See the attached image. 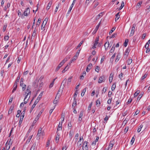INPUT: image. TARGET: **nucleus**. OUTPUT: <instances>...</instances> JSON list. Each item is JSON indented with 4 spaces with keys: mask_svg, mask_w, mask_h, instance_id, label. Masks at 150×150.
I'll list each match as a JSON object with an SVG mask.
<instances>
[{
    "mask_svg": "<svg viewBox=\"0 0 150 150\" xmlns=\"http://www.w3.org/2000/svg\"><path fill=\"white\" fill-rule=\"evenodd\" d=\"M30 9L29 8H26L22 15L21 18H24V16H27L30 14Z\"/></svg>",
    "mask_w": 150,
    "mask_h": 150,
    "instance_id": "f257e3e1",
    "label": "nucleus"
},
{
    "mask_svg": "<svg viewBox=\"0 0 150 150\" xmlns=\"http://www.w3.org/2000/svg\"><path fill=\"white\" fill-rule=\"evenodd\" d=\"M136 25L135 24H133L132 28L131 30L129 35L130 36H132L134 34L135 31L134 29Z\"/></svg>",
    "mask_w": 150,
    "mask_h": 150,
    "instance_id": "f03ea898",
    "label": "nucleus"
},
{
    "mask_svg": "<svg viewBox=\"0 0 150 150\" xmlns=\"http://www.w3.org/2000/svg\"><path fill=\"white\" fill-rule=\"evenodd\" d=\"M105 76L104 75H103L99 77L98 82L99 83H101L102 82H105Z\"/></svg>",
    "mask_w": 150,
    "mask_h": 150,
    "instance_id": "7ed1b4c3",
    "label": "nucleus"
},
{
    "mask_svg": "<svg viewBox=\"0 0 150 150\" xmlns=\"http://www.w3.org/2000/svg\"><path fill=\"white\" fill-rule=\"evenodd\" d=\"M64 120V117H63V120H62L61 124H60V122H59V123L58 125V127L57 129V132L58 131L61 130L62 129V123L63 122Z\"/></svg>",
    "mask_w": 150,
    "mask_h": 150,
    "instance_id": "20e7f679",
    "label": "nucleus"
},
{
    "mask_svg": "<svg viewBox=\"0 0 150 150\" xmlns=\"http://www.w3.org/2000/svg\"><path fill=\"white\" fill-rule=\"evenodd\" d=\"M44 78V76H41V77H40L39 80L38 79V78H36V80H35V84L37 86H38V82H39V80H40V81H41Z\"/></svg>",
    "mask_w": 150,
    "mask_h": 150,
    "instance_id": "39448f33",
    "label": "nucleus"
},
{
    "mask_svg": "<svg viewBox=\"0 0 150 150\" xmlns=\"http://www.w3.org/2000/svg\"><path fill=\"white\" fill-rule=\"evenodd\" d=\"M20 78V75H18V76L17 78V79L16 80L15 82L14 83V85L13 86L14 87L15 86H17V84L19 82V81Z\"/></svg>",
    "mask_w": 150,
    "mask_h": 150,
    "instance_id": "423d86ee",
    "label": "nucleus"
},
{
    "mask_svg": "<svg viewBox=\"0 0 150 150\" xmlns=\"http://www.w3.org/2000/svg\"><path fill=\"white\" fill-rule=\"evenodd\" d=\"M130 50L129 48H127L124 54V57H125L127 58L128 55L129 53L130 52Z\"/></svg>",
    "mask_w": 150,
    "mask_h": 150,
    "instance_id": "0eeeda50",
    "label": "nucleus"
},
{
    "mask_svg": "<svg viewBox=\"0 0 150 150\" xmlns=\"http://www.w3.org/2000/svg\"><path fill=\"white\" fill-rule=\"evenodd\" d=\"M92 67V64L90 63L87 66L86 69V71L87 72H88L91 69Z\"/></svg>",
    "mask_w": 150,
    "mask_h": 150,
    "instance_id": "6e6552de",
    "label": "nucleus"
},
{
    "mask_svg": "<svg viewBox=\"0 0 150 150\" xmlns=\"http://www.w3.org/2000/svg\"><path fill=\"white\" fill-rule=\"evenodd\" d=\"M114 144V140H113L112 141H111L110 142V144L108 146V149H109L110 148H112L113 147Z\"/></svg>",
    "mask_w": 150,
    "mask_h": 150,
    "instance_id": "1a4fd4ad",
    "label": "nucleus"
},
{
    "mask_svg": "<svg viewBox=\"0 0 150 150\" xmlns=\"http://www.w3.org/2000/svg\"><path fill=\"white\" fill-rule=\"evenodd\" d=\"M30 88L29 89H27L26 90L27 92L25 93H27V94L26 95V96H28V95H29L28 97V98H30V96L31 94V91H30Z\"/></svg>",
    "mask_w": 150,
    "mask_h": 150,
    "instance_id": "9d476101",
    "label": "nucleus"
},
{
    "mask_svg": "<svg viewBox=\"0 0 150 150\" xmlns=\"http://www.w3.org/2000/svg\"><path fill=\"white\" fill-rule=\"evenodd\" d=\"M45 135V132H42V133H40V134H38L37 135V139L38 138V139H39L41 137H42L43 136H44Z\"/></svg>",
    "mask_w": 150,
    "mask_h": 150,
    "instance_id": "9b49d317",
    "label": "nucleus"
},
{
    "mask_svg": "<svg viewBox=\"0 0 150 150\" xmlns=\"http://www.w3.org/2000/svg\"><path fill=\"white\" fill-rule=\"evenodd\" d=\"M20 86L22 87V90L23 91H24L25 89L26 86L23 82L20 83Z\"/></svg>",
    "mask_w": 150,
    "mask_h": 150,
    "instance_id": "f8f14e48",
    "label": "nucleus"
},
{
    "mask_svg": "<svg viewBox=\"0 0 150 150\" xmlns=\"http://www.w3.org/2000/svg\"><path fill=\"white\" fill-rule=\"evenodd\" d=\"M142 3V1H139L138 2L137 5L136 6V10H137L138 9H139L141 7V5Z\"/></svg>",
    "mask_w": 150,
    "mask_h": 150,
    "instance_id": "ddd939ff",
    "label": "nucleus"
},
{
    "mask_svg": "<svg viewBox=\"0 0 150 150\" xmlns=\"http://www.w3.org/2000/svg\"><path fill=\"white\" fill-rule=\"evenodd\" d=\"M100 22H100L98 24V25H97V26L96 27L95 30H94L93 31V33L94 34L95 33L97 32V31L98 30V29L99 28V26H100Z\"/></svg>",
    "mask_w": 150,
    "mask_h": 150,
    "instance_id": "4468645a",
    "label": "nucleus"
},
{
    "mask_svg": "<svg viewBox=\"0 0 150 150\" xmlns=\"http://www.w3.org/2000/svg\"><path fill=\"white\" fill-rule=\"evenodd\" d=\"M60 134L57 132V135L55 138V141L56 143H58L59 138Z\"/></svg>",
    "mask_w": 150,
    "mask_h": 150,
    "instance_id": "2eb2a0df",
    "label": "nucleus"
},
{
    "mask_svg": "<svg viewBox=\"0 0 150 150\" xmlns=\"http://www.w3.org/2000/svg\"><path fill=\"white\" fill-rule=\"evenodd\" d=\"M99 36H98L96 37V39L95 40V42L93 44L95 45H97L98 44V41H99Z\"/></svg>",
    "mask_w": 150,
    "mask_h": 150,
    "instance_id": "dca6fc26",
    "label": "nucleus"
},
{
    "mask_svg": "<svg viewBox=\"0 0 150 150\" xmlns=\"http://www.w3.org/2000/svg\"><path fill=\"white\" fill-rule=\"evenodd\" d=\"M52 1H49V3L48 4V5L46 8V9L47 10H48L50 9V7L51 6L52 4Z\"/></svg>",
    "mask_w": 150,
    "mask_h": 150,
    "instance_id": "f3484780",
    "label": "nucleus"
},
{
    "mask_svg": "<svg viewBox=\"0 0 150 150\" xmlns=\"http://www.w3.org/2000/svg\"><path fill=\"white\" fill-rule=\"evenodd\" d=\"M44 110V109L42 108L41 110L40 111V112L39 113L38 115L37 116V118H36L35 119H38V117L41 115V114L43 112Z\"/></svg>",
    "mask_w": 150,
    "mask_h": 150,
    "instance_id": "a211bd4d",
    "label": "nucleus"
},
{
    "mask_svg": "<svg viewBox=\"0 0 150 150\" xmlns=\"http://www.w3.org/2000/svg\"><path fill=\"white\" fill-rule=\"evenodd\" d=\"M121 57L120 55V53L118 54L116 56V58L115 59V62H117L120 59Z\"/></svg>",
    "mask_w": 150,
    "mask_h": 150,
    "instance_id": "6ab92c4d",
    "label": "nucleus"
},
{
    "mask_svg": "<svg viewBox=\"0 0 150 150\" xmlns=\"http://www.w3.org/2000/svg\"><path fill=\"white\" fill-rule=\"evenodd\" d=\"M77 58V57H76V56H74L73 58L70 61V62L69 63V65H70V64L73 62H74L76 59Z\"/></svg>",
    "mask_w": 150,
    "mask_h": 150,
    "instance_id": "aec40b11",
    "label": "nucleus"
},
{
    "mask_svg": "<svg viewBox=\"0 0 150 150\" xmlns=\"http://www.w3.org/2000/svg\"><path fill=\"white\" fill-rule=\"evenodd\" d=\"M60 91H62V90H60V88L58 90V92L57 93V94H56V96L55 99H56L57 97L58 99V98H59V97H60V94H59V92Z\"/></svg>",
    "mask_w": 150,
    "mask_h": 150,
    "instance_id": "412c9836",
    "label": "nucleus"
},
{
    "mask_svg": "<svg viewBox=\"0 0 150 150\" xmlns=\"http://www.w3.org/2000/svg\"><path fill=\"white\" fill-rule=\"evenodd\" d=\"M36 143H34L31 147L30 150H35V147H36Z\"/></svg>",
    "mask_w": 150,
    "mask_h": 150,
    "instance_id": "4be33fe9",
    "label": "nucleus"
},
{
    "mask_svg": "<svg viewBox=\"0 0 150 150\" xmlns=\"http://www.w3.org/2000/svg\"><path fill=\"white\" fill-rule=\"evenodd\" d=\"M6 146V150H8L10 147V145L9 144H8L7 142L5 144Z\"/></svg>",
    "mask_w": 150,
    "mask_h": 150,
    "instance_id": "5701e85b",
    "label": "nucleus"
},
{
    "mask_svg": "<svg viewBox=\"0 0 150 150\" xmlns=\"http://www.w3.org/2000/svg\"><path fill=\"white\" fill-rule=\"evenodd\" d=\"M100 104V98H98L96 101V105L97 106H99Z\"/></svg>",
    "mask_w": 150,
    "mask_h": 150,
    "instance_id": "b1692460",
    "label": "nucleus"
},
{
    "mask_svg": "<svg viewBox=\"0 0 150 150\" xmlns=\"http://www.w3.org/2000/svg\"><path fill=\"white\" fill-rule=\"evenodd\" d=\"M37 30L36 28V27H35L34 28L33 33L32 34V37H34L36 35V32L37 31Z\"/></svg>",
    "mask_w": 150,
    "mask_h": 150,
    "instance_id": "393cba45",
    "label": "nucleus"
},
{
    "mask_svg": "<svg viewBox=\"0 0 150 150\" xmlns=\"http://www.w3.org/2000/svg\"><path fill=\"white\" fill-rule=\"evenodd\" d=\"M67 79L66 78L64 79L63 80V81L61 85L60 88H61V86H62V84H63V86H64V85L67 82Z\"/></svg>",
    "mask_w": 150,
    "mask_h": 150,
    "instance_id": "a878e982",
    "label": "nucleus"
},
{
    "mask_svg": "<svg viewBox=\"0 0 150 150\" xmlns=\"http://www.w3.org/2000/svg\"><path fill=\"white\" fill-rule=\"evenodd\" d=\"M76 100L74 99V102L73 103L72 108H73L74 107L75 108V106H76Z\"/></svg>",
    "mask_w": 150,
    "mask_h": 150,
    "instance_id": "bb28decb",
    "label": "nucleus"
},
{
    "mask_svg": "<svg viewBox=\"0 0 150 150\" xmlns=\"http://www.w3.org/2000/svg\"><path fill=\"white\" fill-rule=\"evenodd\" d=\"M41 21V19L40 18H39L38 19V21L37 22V24H36V28L37 27H38L39 26V25Z\"/></svg>",
    "mask_w": 150,
    "mask_h": 150,
    "instance_id": "cd10ccee",
    "label": "nucleus"
},
{
    "mask_svg": "<svg viewBox=\"0 0 150 150\" xmlns=\"http://www.w3.org/2000/svg\"><path fill=\"white\" fill-rule=\"evenodd\" d=\"M113 79V74L112 75V74H110V76L109 77V82L110 83H111Z\"/></svg>",
    "mask_w": 150,
    "mask_h": 150,
    "instance_id": "c85d7f7f",
    "label": "nucleus"
},
{
    "mask_svg": "<svg viewBox=\"0 0 150 150\" xmlns=\"http://www.w3.org/2000/svg\"><path fill=\"white\" fill-rule=\"evenodd\" d=\"M114 44L112 46L111 49V50L110 51V53H113L114 52V51L115 50V47L114 46Z\"/></svg>",
    "mask_w": 150,
    "mask_h": 150,
    "instance_id": "c756f323",
    "label": "nucleus"
},
{
    "mask_svg": "<svg viewBox=\"0 0 150 150\" xmlns=\"http://www.w3.org/2000/svg\"><path fill=\"white\" fill-rule=\"evenodd\" d=\"M33 136V135H32L29 137L27 139L26 142V143H29L30 142L32 139Z\"/></svg>",
    "mask_w": 150,
    "mask_h": 150,
    "instance_id": "7c9ffc66",
    "label": "nucleus"
},
{
    "mask_svg": "<svg viewBox=\"0 0 150 150\" xmlns=\"http://www.w3.org/2000/svg\"><path fill=\"white\" fill-rule=\"evenodd\" d=\"M119 12L116 15V18L115 19V21H117L120 18V15H119Z\"/></svg>",
    "mask_w": 150,
    "mask_h": 150,
    "instance_id": "2f4dec72",
    "label": "nucleus"
},
{
    "mask_svg": "<svg viewBox=\"0 0 150 150\" xmlns=\"http://www.w3.org/2000/svg\"><path fill=\"white\" fill-rule=\"evenodd\" d=\"M143 125L142 124H141L139 127L138 129L137 130V132H140L141 130V129L143 127Z\"/></svg>",
    "mask_w": 150,
    "mask_h": 150,
    "instance_id": "473e14b6",
    "label": "nucleus"
},
{
    "mask_svg": "<svg viewBox=\"0 0 150 150\" xmlns=\"http://www.w3.org/2000/svg\"><path fill=\"white\" fill-rule=\"evenodd\" d=\"M124 6V3L123 1H122L121 6L118 8V10H121Z\"/></svg>",
    "mask_w": 150,
    "mask_h": 150,
    "instance_id": "72a5a7b5",
    "label": "nucleus"
},
{
    "mask_svg": "<svg viewBox=\"0 0 150 150\" xmlns=\"http://www.w3.org/2000/svg\"><path fill=\"white\" fill-rule=\"evenodd\" d=\"M43 93V91L41 92L40 93V94L39 95V96H38L37 97V99H39V100H40L42 98V95Z\"/></svg>",
    "mask_w": 150,
    "mask_h": 150,
    "instance_id": "f704fd0d",
    "label": "nucleus"
},
{
    "mask_svg": "<svg viewBox=\"0 0 150 150\" xmlns=\"http://www.w3.org/2000/svg\"><path fill=\"white\" fill-rule=\"evenodd\" d=\"M68 66V64L67 66L62 71V72L63 73H64L66 71L67 69L69 68L68 67H67Z\"/></svg>",
    "mask_w": 150,
    "mask_h": 150,
    "instance_id": "c9c22d12",
    "label": "nucleus"
},
{
    "mask_svg": "<svg viewBox=\"0 0 150 150\" xmlns=\"http://www.w3.org/2000/svg\"><path fill=\"white\" fill-rule=\"evenodd\" d=\"M132 62V59H129L127 61V64L129 65Z\"/></svg>",
    "mask_w": 150,
    "mask_h": 150,
    "instance_id": "e433bc0d",
    "label": "nucleus"
},
{
    "mask_svg": "<svg viewBox=\"0 0 150 150\" xmlns=\"http://www.w3.org/2000/svg\"><path fill=\"white\" fill-rule=\"evenodd\" d=\"M86 88H84V89H83V90L82 91V93H81V96L82 97H83V96H84V95L85 92L86 91Z\"/></svg>",
    "mask_w": 150,
    "mask_h": 150,
    "instance_id": "4c0bfd02",
    "label": "nucleus"
},
{
    "mask_svg": "<svg viewBox=\"0 0 150 150\" xmlns=\"http://www.w3.org/2000/svg\"><path fill=\"white\" fill-rule=\"evenodd\" d=\"M128 42V39L125 40L124 43V46L125 47H126L127 45Z\"/></svg>",
    "mask_w": 150,
    "mask_h": 150,
    "instance_id": "58836bf2",
    "label": "nucleus"
},
{
    "mask_svg": "<svg viewBox=\"0 0 150 150\" xmlns=\"http://www.w3.org/2000/svg\"><path fill=\"white\" fill-rule=\"evenodd\" d=\"M116 88V83H114L112 86V90L113 91Z\"/></svg>",
    "mask_w": 150,
    "mask_h": 150,
    "instance_id": "ea45409f",
    "label": "nucleus"
},
{
    "mask_svg": "<svg viewBox=\"0 0 150 150\" xmlns=\"http://www.w3.org/2000/svg\"><path fill=\"white\" fill-rule=\"evenodd\" d=\"M135 136H134L132 138L131 140V141L130 142V143H131V144L132 145L134 142V141L135 140V138L134 137Z\"/></svg>",
    "mask_w": 150,
    "mask_h": 150,
    "instance_id": "a19ab883",
    "label": "nucleus"
},
{
    "mask_svg": "<svg viewBox=\"0 0 150 150\" xmlns=\"http://www.w3.org/2000/svg\"><path fill=\"white\" fill-rule=\"evenodd\" d=\"M27 98H28V97L27 96H25V98H24V103L25 104H26L27 103L29 99V98H28L27 99V101H26V100L27 99Z\"/></svg>",
    "mask_w": 150,
    "mask_h": 150,
    "instance_id": "79ce46f5",
    "label": "nucleus"
},
{
    "mask_svg": "<svg viewBox=\"0 0 150 150\" xmlns=\"http://www.w3.org/2000/svg\"><path fill=\"white\" fill-rule=\"evenodd\" d=\"M43 132H44L43 130H42V128L40 127L38 131V134H40V133Z\"/></svg>",
    "mask_w": 150,
    "mask_h": 150,
    "instance_id": "37998d69",
    "label": "nucleus"
},
{
    "mask_svg": "<svg viewBox=\"0 0 150 150\" xmlns=\"http://www.w3.org/2000/svg\"><path fill=\"white\" fill-rule=\"evenodd\" d=\"M103 12H102L99 13L97 16V18H99L100 17H101L103 16Z\"/></svg>",
    "mask_w": 150,
    "mask_h": 150,
    "instance_id": "c03bdc74",
    "label": "nucleus"
},
{
    "mask_svg": "<svg viewBox=\"0 0 150 150\" xmlns=\"http://www.w3.org/2000/svg\"><path fill=\"white\" fill-rule=\"evenodd\" d=\"M78 92L77 91H76L74 96V99H76V98L77 94Z\"/></svg>",
    "mask_w": 150,
    "mask_h": 150,
    "instance_id": "a18cd8bd",
    "label": "nucleus"
},
{
    "mask_svg": "<svg viewBox=\"0 0 150 150\" xmlns=\"http://www.w3.org/2000/svg\"><path fill=\"white\" fill-rule=\"evenodd\" d=\"M72 76H70L69 77L67 80V84H68L69 83H70L71 81V79H72Z\"/></svg>",
    "mask_w": 150,
    "mask_h": 150,
    "instance_id": "49530a36",
    "label": "nucleus"
},
{
    "mask_svg": "<svg viewBox=\"0 0 150 150\" xmlns=\"http://www.w3.org/2000/svg\"><path fill=\"white\" fill-rule=\"evenodd\" d=\"M107 87L103 88L102 90V94H103V93H105L107 91Z\"/></svg>",
    "mask_w": 150,
    "mask_h": 150,
    "instance_id": "de8ad7c7",
    "label": "nucleus"
},
{
    "mask_svg": "<svg viewBox=\"0 0 150 150\" xmlns=\"http://www.w3.org/2000/svg\"><path fill=\"white\" fill-rule=\"evenodd\" d=\"M46 24H45V23H43H43L41 27V29L42 30L44 29V30H45V29H44L45 28V27Z\"/></svg>",
    "mask_w": 150,
    "mask_h": 150,
    "instance_id": "09e8293b",
    "label": "nucleus"
},
{
    "mask_svg": "<svg viewBox=\"0 0 150 150\" xmlns=\"http://www.w3.org/2000/svg\"><path fill=\"white\" fill-rule=\"evenodd\" d=\"M88 143V142H87V141H85L84 142L83 146H84V147H88V145H87Z\"/></svg>",
    "mask_w": 150,
    "mask_h": 150,
    "instance_id": "8fccbe9b",
    "label": "nucleus"
},
{
    "mask_svg": "<svg viewBox=\"0 0 150 150\" xmlns=\"http://www.w3.org/2000/svg\"><path fill=\"white\" fill-rule=\"evenodd\" d=\"M61 66L60 65V64H59L57 67L56 68V69H55V71H58L59 69L61 67Z\"/></svg>",
    "mask_w": 150,
    "mask_h": 150,
    "instance_id": "3c124183",
    "label": "nucleus"
},
{
    "mask_svg": "<svg viewBox=\"0 0 150 150\" xmlns=\"http://www.w3.org/2000/svg\"><path fill=\"white\" fill-rule=\"evenodd\" d=\"M132 101V99L131 98H129L128 100V101L126 103V104L128 105L131 103Z\"/></svg>",
    "mask_w": 150,
    "mask_h": 150,
    "instance_id": "603ef678",
    "label": "nucleus"
},
{
    "mask_svg": "<svg viewBox=\"0 0 150 150\" xmlns=\"http://www.w3.org/2000/svg\"><path fill=\"white\" fill-rule=\"evenodd\" d=\"M115 27H113L112 28V30L110 31V32H109V34L110 35L112 33V32L114 31V30H115Z\"/></svg>",
    "mask_w": 150,
    "mask_h": 150,
    "instance_id": "864d4df0",
    "label": "nucleus"
},
{
    "mask_svg": "<svg viewBox=\"0 0 150 150\" xmlns=\"http://www.w3.org/2000/svg\"><path fill=\"white\" fill-rule=\"evenodd\" d=\"M83 112L82 111H81L80 112V114H79V118H82V116H83Z\"/></svg>",
    "mask_w": 150,
    "mask_h": 150,
    "instance_id": "5fc2aeb1",
    "label": "nucleus"
},
{
    "mask_svg": "<svg viewBox=\"0 0 150 150\" xmlns=\"http://www.w3.org/2000/svg\"><path fill=\"white\" fill-rule=\"evenodd\" d=\"M95 71L97 72H98L99 70V67L98 66H96L95 69Z\"/></svg>",
    "mask_w": 150,
    "mask_h": 150,
    "instance_id": "6e6d98bb",
    "label": "nucleus"
},
{
    "mask_svg": "<svg viewBox=\"0 0 150 150\" xmlns=\"http://www.w3.org/2000/svg\"><path fill=\"white\" fill-rule=\"evenodd\" d=\"M23 118H21V117H20V119L19 121V126H20L21 125V124L22 123L23 120Z\"/></svg>",
    "mask_w": 150,
    "mask_h": 150,
    "instance_id": "4d7b16f0",
    "label": "nucleus"
},
{
    "mask_svg": "<svg viewBox=\"0 0 150 150\" xmlns=\"http://www.w3.org/2000/svg\"><path fill=\"white\" fill-rule=\"evenodd\" d=\"M147 74H146H146H144V75L142 77V78H141L143 80V79H144L147 76Z\"/></svg>",
    "mask_w": 150,
    "mask_h": 150,
    "instance_id": "13d9d810",
    "label": "nucleus"
},
{
    "mask_svg": "<svg viewBox=\"0 0 150 150\" xmlns=\"http://www.w3.org/2000/svg\"><path fill=\"white\" fill-rule=\"evenodd\" d=\"M127 114V111L126 110L124 112H123L122 114V115L123 116H125Z\"/></svg>",
    "mask_w": 150,
    "mask_h": 150,
    "instance_id": "bf43d9fd",
    "label": "nucleus"
},
{
    "mask_svg": "<svg viewBox=\"0 0 150 150\" xmlns=\"http://www.w3.org/2000/svg\"><path fill=\"white\" fill-rule=\"evenodd\" d=\"M115 55H116V53H115L112 56V57H111V58H110V60L111 61V59H112V60H113V59H114V58H115Z\"/></svg>",
    "mask_w": 150,
    "mask_h": 150,
    "instance_id": "052dcab7",
    "label": "nucleus"
},
{
    "mask_svg": "<svg viewBox=\"0 0 150 150\" xmlns=\"http://www.w3.org/2000/svg\"><path fill=\"white\" fill-rule=\"evenodd\" d=\"M9 38L8 35L5 36L4 37V39L5 41L8 40L9 39Z\"/></svg>",
    "mask_w": 150,
    "mask_h": 150,
    "instance_id": "680f3d73",
    "label": "nucleus"
},
{
    "mask_svg": "<svg viewBox=\"0 0 150 150\" xmlns=\"http://www.w3.org/2000/svg\"><path fill=\"white\" fill-rule=\"evenodd\" d=\"M72 125L71 123V122H70V123H69L68 124V128H69L71 129L72 127Z\"/></svg>",
    "mask_w": 150,
    "mask_h": 150,
    "instance_id": "e2e57ef3",
    "label": "nucleus"
},
{
    "mask_svg": "<svg viewBox=\"0 0 150 150\" xmlns=\"http://www.w3.org/2000/svg\"><path fill=\"white\" fill-rule=\"evenodd\" d=\"M39 101V99H37L35 101L34 104L36 105L38 103Z\"/></svg>",
    "mask_w": 150,
    "mask_h": 150,
    "instance_id": "0e129e2a",
    "label": "nucleus"
},
{
    "mask_svg": "<svg viewBox=\"0 0 150 150\" xmlns=\"http://www.w3.org/2000/svg\"><path fill=\"white\" fill-rule=\"evenodd\" d=\"M58 102V99H55V98L54 100V101H53V103L54 104H57V103Z\"/></svg>",
    "mask_w": 150,
    "mask_h": 150,
    "instance_id": "69168bd1",
    "label": "nucleus"
},
{
    "mask_svg": "<svg viewBox=\"0 0 150 150\" xmlns=\"http://www.w3.org/2000/svg\"><path fill=\"white\" fill-rule=\"evenodd\" d=\"M105 59V57L104 56H103V57H102L101 61H100V63H102L103 61H104Z\"/></svg>",
    "mask_w": 150,
    "mask_h": 150,
    "instance_id": "338daca9",
    "label": "nucleus"
},
{
    "mask_svg": "<svg viewBox=\"0 0 150 150\" xmlns=\"http://www.w3.org/2000/svg\"><path fill=\"white\" fill-rule=\"evenodd\" d=\"M48 19L47 18H46L43 21V23H45V24H46L48 21Z\"/></svg>",
    "mask_w": 150,
    "mask_h": 150,
    "instance_id": "774afa93",
    "label": "nucleus"
}]
</instances>
